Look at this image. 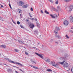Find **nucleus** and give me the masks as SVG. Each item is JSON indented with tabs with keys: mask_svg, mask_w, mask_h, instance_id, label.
<instances>
[{
	"mask_svg": "<svg viewBox=\"0 0 73 73\" xmlns=\"http://www.w3.org/2000/svg\"><path fill=\"white\" fill-rule=\"evenodd\" d=\"M60 30V28L59 27H56L54 31V33L55 34V37H56L57 38L59 39L61 37L60 36L58 35V31Z\"/></svg>",
	"mask_w": 73,
	"mask_h": 73,
	"instance_id": "nucleus-1",
	"label": "nucleus"
},
{
	"mask_svg": "<svg viewBox=\"0 0 73 73\" xmlns=\"http://www.w3.org/2000/svg\"><path fill=\"white\" fill-rule=\"evenodd\" d=\"M60 60H62V61H63L62 62H59L57 63H58H58L61 64V65H63L64 64V62H66V58L65 57H63L62 58H60Z\"/></svg>",
	"mask_w": 73,
	"mask_h": 73,
	"instance_id": "nucleus-2",
	"label": "nucleus"
},
{
	"mask_svg": "<svg viewBox=\"0 0 73 73\" xmlns=\"http://www.w3.org/2000/svg\"><path fill=\"white\" fill-rule=\"evenodd\" d=\"M50 64L52 65V66H54L56 68H58V64L57 63H56L55 62L52 61L50 63Z\"/></svg>",
	"mask_w": 73,
	"mask_h": 73,
	"instance_id": "nucleus-3",
	"label": "nucleus"
},
{
	"mask_svg": "<svg viewBox=\"0 0 73 73\" xmlns=\"http://www.w3.org/2000/svg\"><path fill=\"white\" fill-rule=\"evenodd\" d=\"M9 62H11V63H13V64H17V65H20V66H23V64H21L20 63H18L17 62H15L11 60H9Z\"/></svg>",
	"mask_w": 73,
	"mask_h": 73,
	"instance_id": "nucleus-4",
	"label": "nucleus"
},
{
	"mask_svg": "<svg viewBox=\"0 0 73 73\" xmlns=\"http://www.w3.org/2000/svg\"><path fill=\"white\" fill-rule=\"evenodd\" d=\"M17 4L19 6H22L24 5V3L22 1H20L17 3Z\"/></svg>",
	"mask_w": 73,
	"mask_h": 73,
	"instance_id": "nucleus-5",
	"label": "nucleus"
},
{
	"mask_svg": "<svg viewBox=\"0 0 73 73\" xmlns=\"http://www.w3.org/2000/svg\"><path fill=\"white\" fill-rule=\"evenodd\" d=\"M35 53L36 54V55H37L38 56H39V57H40V58H42V59H43L44 58L43 57L42 55V54H38V53H36V52H35Z\"/></svg>",
	"mask_w": 73,
	"mask_h": 73,
	"instance_id": "nucleus-6",
	"label": "nucleus"
},
{
	"mask_svg": "<svg viewBox=\"0 0 73 73\" xmlns=\"http://www.w3.org/2000/svg\"><path fill=\"white\" fill-rule=\"evenodd\" d=\"M50 16L52 17V18H53V19H54V18H56L57 17V15L54 14V15H52V14L50 15Z\"/></svg>",
	"mask_w": 73,
	"mask_h": 73,
	"instance_id": "nucleus-7",
	"label": "nucleus"
},
{
	"mask_svg": "<svg viewBox=\"0 0 73 73\" xmlns=\"http://www.w3.org/2000/svg\"><path fill=\"white\" fill-rule=\"evenodd\" d=\"M68 64L66 62H65L63 64V66L65 68H67V67H68Z\"/></svg>",
	"mask_w": 73,
	"mask_h": 73,
	"instance_id": "nucleus-8",
	"label": "nucleus"
},
{
	"mask_svg": "<svg viewBox=\"0 0 73 73\" xmlns=\"http://www.w3.org/2000/svg\"><path fill=\"white\" fill-rule=\"evenodd\" d=\"M73 9V5H70L69 7V11H72Z\"/></svg>",
	"mask_w": 73,
	"mask_h": 73,
	"instance_id": "nucleus-9",
	"label": "nucleus"
},
{
	"mask_svg": "<svg viewBox=\"0 0 73 73\" xmlns=\"http://www.w3.org/2000/svg\"><path fill=\"white\" fill-rule=\"evenodd\" d=\"M64 24L65 25H68L69 24V22L67 21H65L64 22Z\"/></svg>",
	"mask_w": 73,
	"mask_h": 73,
	"instance_id": "nucleus-10",
	"label": "nucleus"
},
{
	"mask_svg": "<svg viewBox=\"0 0 73 73\" xmlns=\"http://www.w3.org/2000/svg\"><path fill=\"white\" fill-rule=\"evenodd\" d=\"M57 9L56 11V12H58L59 11H61V8H60V7L58 6L57 7Z\"/></svg>",
	"mask_w": 73,
	"mask_h": 73,
	"instance_id": "nucleus-11",
	"label": "nucleus"
},
{
	"mask_svg": "<svg viewBox=\"0 0 73 73\" xmlns=\"http://www.w3.org/2000/svg\"><path fill=\"white\" fill-rule=\"evenodd\" d=\"M17 12H19V13H22V12H23V11H22L21 10V9H17Z\"/></svg>",
	"mask_w": 73,
	"mask_h": 73,
	"instance_id": "nucleus-12",
	"label": "nucleus"
},
{
	"mask_svg": "<svg viewBox=\"0 0 73 73\" xmlns=\"http://www.w3.org/2000/svg\"><path fill=\"white\" fill-rule=\"evenodd\" d=\"M38 30L36 29L34 31V33L35 35H37L38 33Z\"/></svg>",
	"mask_w": 73,
	"mask_h": 73,
	"instance_id": "nucleus-13",
	"label": "nucleus"
},
{
	"mask_svg": "<svg viewBox=\"0 0 73 73\" xmlns=\"http://www.w3.org/2000/svg\"><path fill=\"white\" fill-rule=\"evenodd\" d=\"M34 25H33V24H31L30 25V27L31 28H32V29L33 28H34Z\"/></svg>",
	"mask_w": 73,
	"mask_h": 73,
	"instance_id": "nucleus-14",
	"label": "nucleus"
},
{
	"mask_svg": "<svg viewBox=\"0 0 73 73\" xmlns=\"http://www.w3.org/2000/svg\"><path fill=\"white\" fill-rule=\"evenodd\" d=\"M0 47H1V48H5L7 47V46L6 45H2L1 46H0Z\"/></svg>",
	"mask_w": 73,
	"mask_h": 73,
	"instance_id": "nucleus-15",
	"label": "nucleus"
},
{
	"mask_svg": "<svg viewBox=\"0 0 73 73\" xmlns=\"http://www.w3.org/2000/svg\"><path fill=\"white\" fill-rule=\"evenodd\" d=\"M22 7L23 8H26L28 7V5L27 4L25 5H23L22 6Z\"/></svg>",
	"mask_w": 73,
	"mask_h": 73,
	"instance_id": "nucleus-16",
	"label": "nucleus"
},
{
	"mask_svg": "<svg viewBox=\"0 0 73 73\" xmlns=\"http://www.w3.org/2000/svg\"><path fill=\"white\" fill-rule=\"evenodd\" d=\"M18 40L19 41V42L21 44H24V42H23V41H21L20 40Z\"/></svg>",
	"mask_w": 73,
	"mask_h": 73,
	"instance_id": "nucleus-17",
	"label": "nucleus"
},
{
	"mask_svg": "<svg viewBox=\"0 0 73 73\" xmlns=\"http://www.w3.org/2000/svg\"><path fill=\"white\" fill-rule=\"evenodd\" d=\"M64 2H65V3H68V2L70 1L71 0H64Z\"/></svg>",
	"mask_w": 73,
	"mask_h": 73,
	"instance_id": "nucleus-18",
	"label": "nucleus"
},
{
	"mask_svg": "<svg viewBox=\"0 0 73 73\" xmlns=\"http://www.w3.org/2000/svg\"><path fill=\"white\" fill-rule=\"evenodd\" d=\"M31 61L32 62H33V63H34L35 64H36V62L34 61L33 60L31 59Z\"/></svg>",
	"mask_w": 73,
	"mask_h": 73,
	"instance_id": "nucleus-19",
	"label": "nucleus"
},
{
	"mask_svg": "<svg viewBox=\"0 0 73 73\" xmlns=\"http://www.w3.org/2000/svg\"><path fill=\"white\" fill-rule=\"evenodd\" d=\"M46 70L47 71V72H52V70H51L50 69H47Z\"/></svg>",
	"mask_w": 73,
	"mask_h": 73,
	"instance_id": "nucleus-20",
	"label": "nucleus"
},
{
	"mask_svg": "<svg viewBox=\"0 0 73 73\" xmlns=\"http://www.w3.org/2000/svg\"><path fill=\"white\" fill-rule=\"evenodd\" d=\"M36 24L37 26L38 27H40V24H39L38 23V22H36Z\"/></svg>",
	"mask_w": 73,
	"mask_h": 73,
	"instance_id": "nucleus-21",
	"label": "nucleus"
},
{
	"mask_svg": "<svg viewBox=\"0 0 73 73\" xmlns=\"http://www.w3.org/2000/svg\"><path fill=\"white\" fill-rule=\"evenodd\" d=\"M14 51L15 52H19V50H18L17 49H15L14 50Z\"/></svg>",
	"mask_w": 73,
	"mask_h": 73,
	"instance_id": "nucleus-22",
	"label": "nucleus"
},
{
	"mask_svg": "<svg viewBox=\"0 0 73 73\" xmlns=\"http://www.w3.org/2000/svg\"><path fill=\"white\" fill-rule=\"evenodd\" d=\"M52 8L54 10V11H56H56H57V9L53 7H52Z\"/></svg>",
	"mask_w": 73,
	"mask_h": 73,
	"instance_id": "nucleus-23",
	"label": "nucleus"
},
{
	"mask_svg": "<svg viewBox=\"0 0 73 73\" xmlns=\"http://www.w3.org/2000/svg\"><path fill=\"white\" fill-rule=\"evenodd\" d=\"M9 71H12V69H8L7 70V72H9Z\"/></svg>",
	"mask_w": 73,
	"mask_h": 73,
	"instance_id": "nucleus-24",
	"label": "nucleus"
},
{
	"mask_svg": "<svg viewBox=\"0 0 73 73\" xmlns=\"http://www.w3.org/2000/svg\"><path fill=\"white\" fill-rule=\"evenodd\" d=\"M46 62H50V60L48 58L46 60Z\"/></svg>",
	"mask_w": 73,
	"mask_h": 73,
	"instance_id": "nucleus-25",
	"label": "nucleus"
},
{
	"mask_svg": "<svg viewBox=\"0 0 73 73\" xmlns=\"http://www.w3.org/2000/svg\"><path fill=\"white\" fill-rule=\"evenodd\" d=\"M44 13H46V14H49V12L47 11L46 10H45Z\"/></svg>",
	"mask_w": 73,
	"mask_h": 73,
	"instance_id": "nucleus-26",
	"label": "nucleus"
},
{
	"mask_svg": "<svg viewBox=\"0 0 73 73\" xmlns=\"http://www.w3.org/2000/svg\"><path fill=\"white\" fill-rule=\"evenodd\" d=\"M33 68H34V69H38V68L35 66H34Z\"/></svg>",
	"mask_w": 73,
	"mask_h": 73,
	"instance_id": "nucleus-27",
	"label": "nucleus"
},
{
	"mask_svg": "<svg viewBox=\"0 0 73 73\" xmlns=\"http://www.w3.org/2000/svg\"><path fill=\"white\" fill-rule=\"evenodd\" d=\"M58 0H56L55 2V4H58Z\"/></svg>",
	"mask_w": 73,
	"mask_h": 73,
	"instance_id": "nucleus-28",
	"label": "nucleus"
},
{
	"mask_svg": "<svg viewBox=\"0 0 73 73\" xmlns=\"http://www.w3.org/2000/svg\"><path fill=\"white\" fill-rule=\"evenodd\" d=\"M32 20H35V21H37V19H31Z\"/></svg>",
	"mask_w": 73,
	"mask_h": 73,
	"instance_id": "nucleus-29",
	"label": "nucleus"
},
{
	"mask_svg": "<svg viewBox=\"0 0 73 73\" xmlns=\"http://www.w3.org/2000/svg\"><path fill=\"white\" fill-rule=\"evenodd\" d=\"M64 56L65 57H68V54H65L64 55Z\"/></svg>",
	"mask_w": 73,
	"mask_h": 73,
	"instance_id": "nucleus-30",
	"label": "nucleus"
},
{
	"mask_svg": "<svg viewBox=\"0 0 73 73\" xmlns=\"http://www.w3.org/2000/svg\"><path fill=\"white\" fill-rule=\"evenodd\" d=\"M71 23H73V19H71L70 20Z\"/></svg>",
	"mask_w": 73,
	"mask_h": 73,
	"instance_id": "nucleus-31",
	"label": "nucleus"
},
{
	"mask_svg": "<svg viewBox=\"0 0 73 73\" xmlns=\"http://www.w3.org/2000/svg\"><path fill=\"white\" fill-rule=\"evenodd\" d=\"M65 37L67 38H69V37L68 36V35H66Z\"/></svg>",
	"mask_w": 73,
	"mask_h": 73,
	"instance_id": "nucleus-32",
	"label": "nucleus"
},
{
	"mask_svg": "<svg viewBox=\"0 0 73 73\" xmlns=\"http://www.w3.org/2000/svg\"><path fill=\"white\" fill-rule=\"evenodd\" d=\"M26 21H27V23H29V20H28V19H26Z\"/></svg>",
	"mask_w": 73,
	"mask_h": 73,
	"instance_id": "nucleus-33",
	"label": "nucleus"
},
{
	"mask_svg": "<svg viewBox=\"0 0 73 73\" xmlns=\"http://www.w3.org/2000/svg\"><path fill=\"white\" fill-rule=\"evenodd\" d=\"M9 6L10 8H11V9H12V7H11V4L10 3H9Z\"/></svg>",
	"mask_w": 73,
	"mask_h": 73,
	"instance_id": "nucleus-34",
	"label": "nucleus"
},
{
	"mask_svg": "<svg viewBox=\"0 0 73 73\" xmlns=\"http://www.w3.org/2000/svg\"><path fill=\"white\" fill-rule=\"evenodd\" d=\"M25 54H26V55H28V53H27V52L26 51L25 52Z\"/></svg>",
	"mask_w": 73,
	"mask_h": 73,
	"instance_id": "nucleus-35",
	"label": "nucleus"
},
{
	"mask_svg": "<svg viewBox=\"0 0 73 73\" xmlns=\"http://www.w3.org/2000/svg\"><path fill=\"white\" fill-rule=\"evenodd\" d=\"M48 58H46L44 59V60H45V61H46V60H47L48 59Z\"/></svg>",
	"mask_w": 73,
	"mask_h": 73,
	"instance_id": "nucleus-36",
	"label": "nucleus"
},
{
	"mask_svg": "<svg viewBox=\"0 0 73 73\" xmlns=\"http://www.w3.org/2000/svg\"><path fill=\"white\" fill-rule=\"evenodd\" d=\"M20 26L21 28H24V27H23V26L21 25H20Z\"/></svg>",
	"mask_w": 73,
	"mask_h": 73,
	"instance_id": "nucleus-37",
	"label": "nucleus"
},
{
	"mask_svg": "<svg viewBox=\"0 0 73 73\" xmlns=\"http://www.w3.org/2000/svg\"><path fill=\"white\" fill-rule=\"evenodd\" d=\"M20 22L18 21L17 22V24H18V25H19L20 24Z\"/></svg>",
	"mask_w": 73,
	"mask_h": 73,
	"instance_id": "nucleus-38",
	"label": "nucleus"
},
{
	"mask_svg": "<svg viewBox=\"0 0 73 73\" xmlns=\"http://www.w3.org/2000/svg\"><path fill=\"white\" fill-rule=\"evenodd\" d=\"M70 19H73V16H72V15L71 16H70Z\"/></svg>",
	"mask_w": 73,
	"mask_h": 73,
	"instance_id": "nucleus-39",
	"label": "nucleus"
},
{
	"mask_svg": "<svg viewBox=\"0 0 73 73\" xmlns=\"http://www.w3.org/2000/svg\"><path fill=\"white\" fill-rule=\"evenodd\" d=\"M12 21L13 23H14V24H16V22H15L14 21H13V20H12Z\"/></svg>",
	"mask_w": 73,
	"mask_h": 73,
	"instance_id": "nucleus-40",
	"label": "nucleus"
},
{
	"mask_svg": "<svg viewBox=\"0 0 73 73\" xmlns=\"http://www.w3.org/2000/svg\"><path fill=\"white\" fill-rule=\"evenodd\" d=\"M71 72L72 73H73V67L71 69Z\"/></svg>",
	"mask_w": 73,
	"mask_h": 73,
	"instance_id": "nucleus-41",
	"label": "nucleus"
},
{
	"mask_svg": "<svg viewBox=\"0 0 73 73\" xmlns=\"http://www.w3.org/2000/svg\"><path fill=\"white\" fill-rule=\"evenodd\" d=\"M31 11H33V8H31L30 9Z\"/></svg>",
	"mask_w": 73,
	"mask_h": 73,
	"instance_id": "nucleus-42",
	"label": "nucleus"
},
{
	"mask_svg": "<svg viewBox=\"0 0 73 73\" xmlns=\"http://www.w3.org/2000/svg\"><path fill=\"white\" fill-rule=\"evenodd\" d=\"M49 1L51 2V3H53V1H52V0H48Z\"/></svg>",
	"mask_w": 73,
	"mask_h": 73,
	"instance_id": "nucleus-43",
	"label": "nucleus"
},
{
	"mask_svg": "<svg viewBox=\"0 0 73 73\" xmlns=\"http://www.w3.org/2000/svg\"><path fill=\"white\" fill-rule=\"evenodd\" d=\"M30 66H31V67H32V68H33V67H34V66H33L32 65H30Z\"/></svg>",
	"mask_w": 73,
	"mask_h": 73,
	"instance_id": "nucleus-44",
	"label": "nucleus"
},
{
	"mask_svg": "<svg viewBox=\"0 0 73 73\" xmlns=\"http://www.w3.org/2000/svg\"><path fill=\"white\" fill-rule=\"evenodd\" d=\"M31 48H34V49H36V47H32Z\"/></svg>",
	"mask_w": 73,
	"mask_h": 73,
	"instance_id": "nucleus-45",
	"label": "nucleus"
},
{
	"mask_svg": "<svg viewBox=\"0 0 73 73\" xmlns=\"http://www.w3.org/2000/svg\"><path fill=\"white\" fill-rule=\"evenodd\" d=\"M35 49H36V50H39V49H38L37 48H36Z\"/></svg>",
	"mask_w": 73,
	"mask_h": 73,
	"instance_id": "nucleus-46",
	"label": "nucleus"
},
{
	"mask_svg": "<svg viewBox=\"0 0 73 73\" xmlns=\"http://www.w3.org/2000/svg\"><path fill=\"white\" fill-rule=\"evenodd\" d=\"M20 16H20V17H21V18H22V17H21V14H20Z\"/></svg>",
	"mask_w": 73,
	"mask_h": 73,
	"instance_id": "nucleus-47",
	"label": "nucleus"
},
{
	"mask_svg": "<svg viewBox=\"0 0 73 73\" xmlns=\"http://www.w3.org/2000/svg\"><path fill=\"white\" fill-rule=\"evenodd\" d=\"M19 70H21V72H24V71H23V70H21V69H19Z\"/></svg>",
	"mask_w": 73,
	"mask_h": 73,
	"instance_id": "nucleus-48",
	"label": "nucleus"
},
{
	"mask_svg": "<svg viewBox=\"0 0 73 73\" xmlns=\"http://www.w3.org/2000/svg\"><path fill=\"white\" fill-rule=\"evenodd\" d=\"M40 12H41V13H43V12L42 10H41Z\"/></svg>",
	"mask_w": 73,
	"mask_h": 73,
	"instance_id": "nucleus-49",
	"label": "nucleus"
},
{
	"mask_svg": "<svg viewBox=\"0 0 73 73\" xmlns=\"http://www.w3.org/2000/svg\"><path fill=\"white\" fill-rule=\"evenodd\" d=\"M0 20H2V21H3V19H0Z\"/></svg>",
	"mask_w": 73,
	"mask_h": 73,
	"instance_id": "nucleus-50",
	"label": "nucleus"
},
{
	"mask_svg": "<svg viewBox=\"0 0 73 73\" xmlns=\"http://www.w3.org/2000/svg\"><path fill=\"white\" fill-rule=\"evenodd\" d=\"M5 60H8V58H5Z\"/></svg>",
	"mask_w": 73,
	"mask_h": 73,
	"instance_id": "nucleus-51",
	"label": "nucleus"
},
{
	"mask_svg": "<svg viewBox=\"0 0 73 73\" xmlns=\"http://www.w3.org/2000/svg\"><path fill=\"white\" fill-rule=\"evenodd\" d=\"M55 43H56V44H58V42H56Z\"/></svg>",
	"mask_w": 73,
	"mask_h": 73,
	"instance_id": "nucleus-52",
	"label": "nucleus"
},
{
	"mask_svg": "<svg viewBox=\"0 0 73 73\" xmlns=\"http://www.w3.org/2000/svg\"><path fill=\"white\" fill-rule=\"evenodd\" d=\"M1 7H2V8H3V5H1Z\"/></svg>",
	"mask_w": 73,
	"mask_h": 73,
	"instance_id": "nucleus-53",
	"label": "nucleus"
},
{
	"mask_svg": "<svg viewBox=\"0 0 73 73\" xmlns=\"http://www.w3.org/2000/svg\"><path fill=\"white\" fill-rule=\"evenodd\" d=\"M4 65H6V66H7V64H4Z\"/></svg>",
	"mask_w": 73,
	"mask_h": 73,
	"instance_id": "nucleus-54",
	"label": "nucleus"
},
{
	"mask_svg": "<svg viewBox=\"0 0 73 73\" xmlns=\"http://www.w3.org/2000/svg\"><path fill=\"white\" fill-rule=\"evenodd\" d=\"M30 17H32V16H31V15H30Z\"/></svg>",
	"mask_w": 73,
	"mask_h": 73,
	"instance_id": "nucleus-55",
	"label": "nucleus"
},
{
	"mask_svg": "<svg viewBox=\"0 0 73 73\" xmlns=\"http://www.w3.org/2000/svg\"><path fill=\"white\" fill-rule=\"evenodd\" d=\"M29 16H30V15H31V14H30V13H29Z\"/></svg>",
	"mask_w": 73,
	"mask_h": 73,
	"instance_id": "nucleus-56",
	"label": "nucleus"
},
{
	"mask_svg": "<svg viewBox=\"0 0 73 73\" xmlns=\"http://www.w3.org/2000/svg\"><path fill=\"white\" fill-rule=\"evenodd\" d=\"M42 48L43 47V46H44L43 45H42Z\"/></svg>",
	"mask_w": 73,
	"mask_h": 73,
	"instance_id": "nucleus-57",
	"label": "nucleus"
},
{
	"mask_svg": "<svg viewBox=\"0 0 73 73\" xmlns=\"http://www.w3.org/2000/svg\"><path fill=\"white\" fill-rule=\"evenodd\" d=\"M16 68H17L18 69H19V67H16Z\"/></svg>",
	"mask_w": 73,
	"mask_h": 73,
	"instance_id": "nucleus-58",
	"label": "nucleus"
},
{
	"mask_svg": "<svg viewBox=\"0 0 73 73\" xmlns=\"http://www.w3.org/2000/svg\"><path fill=\"white\" fill-rule=\"evenodd\" d=\"M13 67L16 68L17 67H16L15 66H13Z\"/></svg>",
	"mask_w": 73,
	"mask_h": 73,
	"instance_id": "nucleus-59",
	"label": "nucleus"
},
{
	"mask_svg": "<svg viewBox=\"0 0 73 73\" xmlns=\"http://www.w3.org/2000/svg\"><path fill=\"white\" fill-rule=\"evenodd\" d=\"M37 44H40V43H37Z\"/></svg>",
	"mask_w": 73,
	"mask_h": 73,
	"instance_id": "nucleus-60",
	"label": "nucleus"
},
{
	"mask_svg": "<svg viewBox=\"0 0 73 73\" xmlns=\"http://www.w3.org/2000/svg\"><path fill=\"white\" fill-rule=\"evenodd\" d=\"M51 40H53V39L51 38Z\"/></svg>",
	"mask_w": 73,
	"mask_h": 73,
	"instance_id": "nucleus-61",
	"label": "nucleus"
},
{
	"mask_svg": "<svg viewBox=\"0 0 73 73\" xmlns=\"http://www.w3.org/2000/svg\"><path fill=\"white\" fill-rule=\"evenodd\" d=\"M58 16H59V14H58Z\"/></svg>",
	"mask_w": 73,
	"mask_h": 73,
	"instance_id": "nucleus-62",
	"label": "nucleus"
},
{
	"mask_svg": "<svg viewBox=\"0 0 73 73\" xmlns=\"http://www.w3.org/2000/svg\"><path fill=\"white\" fill-rule=\"evenodd\" d=\"M26 45H27V44H26Z\"/></svg>",
	"mask_w": 73,
	"mask_h": 73,
	"instance_id": "nucleus-63",
	"label": "nucleus"
},
{
	"mask_svg": "<svg viewBox=\"0 0 73 73\" xmlns=\"http://www.w3.org/2000/svg\"><path fill=\"white\" fill-rule=\"evenodd\" d=\"M70 31H71V30H70Z\"/></svg>",
	"mask_w": 73,
	"mask_h": 73,
	"instance_id": "nucleus-64",
	"label": "nucleus"
}]
</instances>
